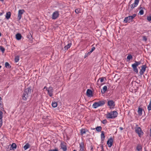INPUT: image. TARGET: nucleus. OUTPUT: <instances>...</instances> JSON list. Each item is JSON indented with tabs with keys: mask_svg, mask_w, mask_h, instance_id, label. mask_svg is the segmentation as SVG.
<instances>
[{
	"mask_svg": "<svg viewBox=\"0 0 151 151\" xmlns=\"http://www.w3.org/2000/svg\"><path fill=\"white\" fill-rule=\"evenodd\" d=\"M31 92V87H29L24 89L22 96V99L24 100H27V99L29 96Z\"/></svg>",
	"mask_w": 151,
	"mask_h": 151,
	"instance_id": "nucleus-1",
	"label": "nucleus"
},
{
	"mask_svg": "<svg viewBox=\"0 0 151 151\" xmlns=\"http://www.w3.org/2000/svg\"><path fill=\"white\" fill-rule=\"evenodd\" d=\"M118 114V113L116 111H112L106 114V117L108 119H113L116 117Z\"/></svg>",
	"mask_w": 151,
	"mask_h": 151,
	"instance_id": "nucleus-2",
	"label": "nucleus"
},
{
	"mask_svg": "<svg viewBox=\"0 0 151 151\" xmlns=\"http://www.w3.org/2000/svg\"><path fill=\"white\" fill-rule=\"evenodd\" d=\"M141 63V61H135L134 63L132 65V67L133 68V70L137 74L138 72V70L137 68V67L140 65Z\"/></svg>",
	"mask_w": 151,
	"mask_h": 151,
	"instance_id": "nucleus-3",
	"label": "nucleus"
},
{
	"mask_svg": "<svg viewBox=\"0 0 151 151\" xmlns=\"http://www.w3.org/2000/svg\"><path fill=\"white\" fill-rule=\"evenodd\" d=\"M136 14H134L130 16L127 17H125L124 18V22L125 23L127 22H130L132 21V19L136 16Z\"/></svg>",
	"mask_w": 151,
	"mask_h": 151,
	"instance_id": "nucleus-4",
	"label": "nucleus"
},
{
	"mask_svg": "<svg viewBox=\"0 0 151 151\" xmlns=\"http://www.w3.org/2000/svg\"><path fill=\"white\" fill-rule=\"evenodd\" d=\"M135 131L139 137H141L143 134V132L142 131L141 128L139 127H135Z\"/></svg>",
	"mask_w": 151,
	"mask_h": 151,
	"instance_id": "nucleus-5",
	"label": "nucleus"
},
{
	"mask_svg": "<svg viewBox=\"0 0 151 151\" xmlns=\"http://www.w3.org/2000/svg\"><path fill=\"white\" fill-rule=\"evenodd\" d=\"M108 105L109 106L110 109L114 108L115 105L114 102L112 100L108 101Z\"/></svg>",
	"mask_w": 151,
	"mask_h": 151,
	"instance_id": "nucleus-6",
	"label": "nucleus"
},
{
	"mask_svg": "<svg viewBox=\"0 0 151 151\" xmlns=\"http://www.w3.org/2000/svg\"><path fill=\"white\" fill-rule=\"evenodd\" d=\"M59 16V13L58 11H55L54 12L52 15V19H56Z\"/></svg>",
	"mask_w": 151,
	"mask_h": 151,
	"instance_id": "nucleus-7",
	"label": "nucleus"
},
{
	"mask_svg": "<svg viewBox=\"0 0 151 151\" xmlns=\"http://www.w3.org/2000/svg\"><path fill=\"white\" fill-rule=\"evenodd\" d=\"M146 68L147 66L146 65H144L141 66V69H140L139 72L141 75H142L144 74V72L146 70Z\"/></svg>",
	"mask_w": 151,
	"mask_h": 151,
	"instance_id": "nucleus-8",
	"label": "nucleus"
},
{
	"mask_svg": "<svg viewBox=\"0 0 151 151\" xmlns=\"http://www.w3.org/2000/svg\"><path fill=\"white\" fill-rule=\"evenodd\" d=\"M47 91L50 97L53 96V89L52 86H50Z\"/></svg>",
	"mask_w": 151,
	"mask_h": 151,
	"instance_id": "nucleus-9",
	"label": "nucleus"
},
{
	"mask_svg": "<svg viewBox=\"0 0 151 151\" xmlns=\"http://www.w3.org/2000/svg\"><path fill=\"white\" fill-rule=\"evenodd\" d=\"M139 0H135L134 2L131 5L130 7L131 9L132 10L135 7H136L138 5Z\"/></svg>",
	"mask_w": 151,
	"mask_h": 151,
	"instance_id": "nucleus-10",
	"label": "nucleus"
},
{
	"mask_svg": "<svg viewBox=\"0 0 151 151\" xmlns=\"http://www.w3.org/2000/svg\"><path fill=\"white\" fill-rule=\"evenodd\" d=\"M24 12V11L23 9L19 10L18 11V18L19 20H20L22 17V14Z\"/></svg>",
	"mask_w": 151,
	"mask_h": 151,
	"instance_id": "nucleus-11",
	"label": "nucleus"
},
{
	"mask_svg": "<svg viewBox=\"0 0 151 151\" xmlns=\"http://www.w3.org/2000/svg\"><path fill=\"white\" fill-rule=\"evenodd\" d=\"M113 140L111 137L108 140L107 143L109 147H111L112 144L113 143Z\"/></svg>",
	"mask_w": 151,
	"mask_h": 151,
	"instance_id": "nucleus-12",
	"label": "nucleus"
},
{
	"mask_svg": "<svg viewBox=\"0 0 151 151\" xmlns=\"http://www.w3.org/2000/svg\"><path fill=\"white\" fill-rule=\"evenodd\" d=\"M86 95L88 97H92L93 95L91 90L89 89H88L86 91Z\"/></svg>",
	"mask_w": 151,
	"mask_h": 151,
	"instance_id": "nucleus-13",
	"label": "nucleus"
},
{
	"mask_svg": "<svg viewBox=\"0 0 151 151\" xmlns=\"http://www.w3.org/2000/svg\"><path fill=\"white\" fill-rule=\"evenodd\" d=\"M33 34V32L32 31H30L29 34L27 36V37L29 40H31L32 39V35Z\"/></svg>",
	"mask_w": 151,
	"mask_h": 151,
	"instance_id": "nucleus-14",
	"label": "nucleus"
},
{
	"mask_svg": "<svg viewBox=\"0 0 151 151\" xmlns=\"http://www.w3.org/2000/svg\"><path fill=\"white\" fill-rule=\"evenodd\" d=\"M105 137L104 132L103 131H102L101 132V138L102 142L104 141Z\"/></svg>",
	"mask_w": 151,
	"mask_h": 151,
	"instance_id": "nucleus-15",
	"label": "nucleus"
},
{
	"mask_svg": "<svg viewBox=\"0 0 151 151\" xmlns=\"http://www.w3.org/2000/svg\"><path fill=\"white\" fill-rule=\"evenodd\" d=\"M100 106L98 102L94 103L93 105V107L95 109Z\"/></svg>",
	"mask_w": 151,
	"mask_h": 151,
	"instance_id": "nucleus-16",
	"label": "nucleus"
},
{
	"mask_svg": "<svg viewBox=\"0 0 151 151\" xmlns=\"http://www.w3.org/2000/svg\"><path fill=\"white\" fill-rule=\"evenodd\" d=\"M88 131V130L85 129H82L81 130L80 132L81 135H82L86 133V132Z\"/></svg>",
	"mask_w": 151,
	"mask_h": 151,
	"instance_id": "nucleus-17",
	"label": "nucleus"
},
{
	"mask_svg": "<svg viewBox=\"0 0 151 151\" xmlns=\"http://www.w3.org/2000/svg\"><path fill=\"white\" fill-rule=\"evenodd\" d=\"M16 39L18 40H20L22 38V35L20 33H17L16 35Z\"/></svg>",
	"mask_w": 151,
	"mask_h": 151,
	"instance_id": "nucleus-18",
	"label": "nucleus"
},
{
	"mask_svg": "<svg viewBox=\"0 0 151 151\" xmlns=\"http://www.w3.org/2000/svg\"><path fill=\"white\" fill-rule=\"evenodd\" d=\"M136 150L138 151H142V146L139 144L137 145L136 147Z\"/></svg>",
	"mask_w": 151,
	"mask_h": 151,
	"instance_id": "nucleus-19",
	"label": "nucleus"
},
{
	"mask_svg": "<svg viewBox=\"0 0 151 151\" xmlns=\"http://www.w3.org/2000/svg\"><path fill=\"white\" fill-rule=\"evenodd\" d=\"M107 87L106 86H104L103 88V90H101V92L102 93H104L107 90Z\"/></svg>",
	"mask_w": 151,
	"mask_h": 151,
	"instance_id": "nucleus-20",
	"label": "nucleus"
},
{
	"mask_svg": "<svg viewBox=\"0 0 151 151\" xmlns=\"http://www.w3.org/2000/svg\"><path fill=\"white\" fill-rule=\"evenodd\" d=\"M71 43H69L66 46L64 47L65 50H67L68 49L70 48L71 45Z\"/></svg>",
	"mask_w": 151,
	"mask_h": 151,
	"instance_id": "nucleus-21",
	"label": "nucleus"
},
{
	"mask_svg": "<svg viewBox=\"0 0 151 151\" xmlns=\"http://www.w3.org/2000/svg\"><path fill=\"white\" fill-rule=\"evenodd\" d=\"M11 16V13L10 12H7L6 13V18L8 19H9L10 18Z\"/></svg>",
	"mask_w": 151,
	"mask_h": 151,
	"instance_id": "nucleus-22",
	"label": "nucleus"
},
{
	"mask_svg": "<svg viewBox=\"0 0 151 151\" xmlns=\"http://www.w3.org/2000/svg\"><path fill=\"white\" fill-rule=\"evenodd\" d=\"M142 109L141 108H139L138 113L139 115L141 116L142 114Z\"/></svg>",
	"mask_w": 151,
	"mask_h": 151,
	"instance_id": "nucleus-23",
	"label": "nucleus"
},
{
	"mask_svg": "<svg viewBox=\"0 0 151 151\" xmlns=\"http://www.w3.org/2000/svg\"><path fill=\"white\" fill-rule=\"evenodd\" d=\"M30 145L29 143H27L24 146L23 148H24V150H27V149H28V148H29L30 147Z\"/></svg>",
	"mask_w": 151,
	"mask_h": 151,
	"instance_id": "nucleus-24",
	"label": "nucleus"
},
{
	"mask_svg": "<svg viewBox=\"0 0 151 151\" xmlns=\"http://www.w3.org/2000/svg\"><path fill=\"white\" fill-rule=\"evenodd\" d=\"M100 106H101L104 105L105 104V101H99L98 102Z\"/></svg>",
	"mask_w": 151,
	"mask_h": 151,
	"instance_id": "nucleus-25",
	"label": "nucleus"
},
{
	"mask_svg": "<svg viewBox=\"0 0 151 151\" xmlns=\"http://www.w3.org/2000/svg\"><path fill=\"white\" fill-rule=\"evenodd\" d=\"M11 147L12 149L13 150L15 149L17 147V145L15 143H13L12 145H11Z\"/></svg>",
	"mask_w": 151,
	"mask_h": 151,
	"instance_id": "nucleus-26",
	"label": "nucleus"
},
{
	"mask_svg": "<svg viewBox=\"0 0 151 151\" xmlns=\"http://www.w3.org/2000/svg\"><path fill=\"white\" fill-rule=\"evenodd\" d=\"M95 129L96 131L99 132L101 131L102 128L101 126H98L96 127Z\"/></svg>",
	"mask_w": 151,
	"mask_h": 151,
	"instance_id": "nucleus-27",
	"label": "nucleus"
},
{
	"mask_svg": "<svg viewBox=\"0 0 151 151\" xmlns=\"http://www.w3.org/2000/svg\"><path fill=\"white\" fill-rule=\"evenodd\" d=\"M5 66L6 68H10L11 67L10 65L7 62H6L5 63Z\"/></svg>",
	"mask_w": 151,
	"mask_h": 151,
	"instance_id": "nucleus-28",
	"label": "nucleus"
},
{
	"mask_svg": "<svg viewBox=\"0 0 151 151\" xmlns=\"http://www.w3.org/2000/svg\"><path fill=\"white\" fill-rule=\"evenodd\" d=\"M52 105L53 107L55 108L57 106L58 104L56 102H52Z\"/></svg>",
	"mask_w": 151,
	"mask_h": 151,
	"instance_id": "nucleus-29",
	"label": "nucleus"
},
{
	"mask_svg": "<svg viewBox=\"0 0 151 151\" xmlns=\"http://www.w3.org/2000/svg\"><path fill=\"white\" fill-rule=\"evenodd\" d=\"M3 112L0 110V122L2 121Z\"/></svg>",
	"mask_w": 151,
	"mask_h": 151,
	"instance_id": "nucleus-30",
	"label": "nucleus"
},
{
	"mask_svg": "<svg viewBox=\"0 0 151 151\" xmlns=\"http://www.w3.org/2000/svg\"><path fill=\"white\" fill-rule=\"evenodd\" d=\"M132 57L131 55H129L127 57V59L129 61L131 59H132Z\"/></svg>",
	"mask_w": 151,
	"mask_h": 151,
	"instance_id": "nucleus-31",
	"label": "nucleus"
},
{
	"mask_svg": "<svg viewBox=\"0 0 151 151\" xmlns=\"http://www.w3.org/2000/svg\"><path fill=\"white\" fill-rule=\"evenodd\" d=\"M62 148L64 151H66L67 150V147L65 145H63L61 146Z\"/></svg>",
	"mask_w": 151,
	"mask_h": 151,
	"instance_id": "nucleus-32",
	"label": "nucleus"
},
{
	"mask_svg": "<svg viewBox=\"0 0 151 151\" xmlns=\"http://www.w3.org/2000/svg\"><path fill=\"white\" fill-rule=\"evenodd\" d=\"M19 60V57L18 56H17L15 57V62H18Z\"/></svg>",
	"mask_w": 151,
	"mask_h": 151,
	"instance_id": "nucleus-33",
	"label": "nucleus"
},
{
	"mask_svg": "<svg viewBox=\"0 0 151 151\" xmlns=\"http://www.w3.org/2000/svg\"><path fill=\"white\" fill-rule=\"evenodd\" d=\"M0 50L2 52L4 53V52L5 49L2 46H0Z\"/></svg>",
	"mask_w": 151,
	"mask_h": 151,
	"instance_id": "nucleus-34",
	"label": "nucleus"
},
{
	"mask_svg": "<svg viewBox=\"0 0 151 151\" xmlns=\"http://www.w3.org/2000/svg\"><path fill=\"white\" fill-rule=\"evenodd\" d=\"M99 80L101 82H103L104 81V77H102L99 78L97 81V82H99Z\"/></svg>",
	"mask_w": 151,
	"mask_h": 151,
	"instance_id": "nucleus-35",
	"label": "nucleus"
},
{
	"mask_svg": "<svg viewBox=\"0 0 151 151\" xmlns=\"http://www.w3.org/2000/svg\"><path fill=\"white\" fill-rule=\"evenodd\" d=\"M80 148H84V143L83 142L80 144Z\"/></svg>",
	"mask_w": 151,
	"mask_h": 151,
	"instance_id": "nucleus-36",
	"label": "nucleus"
},
{
	"mask_svg": "<svg viewBox=\"0 0 151 151\" xmlns=\"http://www.w3.org/2000/svg\"><path fill=\"white\" fill-rule=\"evenodd\" d=\"M75 12L76 13L78 14L80 12V10L79 9H76L75 10Z\"/></svg>",
	"mask_w": 151,
	"mask_h": 151,
	"instance_id": "nucleus-37",
	"label": "nucleus"
},
{
	"mask_svg": "<svg viewBox=\"0 0 151 151\" xmlns=\"http://www.w3.org/2000/svg\"><path fill=\"white\" fill-rule=\"evenodd\" d=\"M91 53V52H88L87 53H86L84 56V58H86L87 57L88 55H89Z\"/></svg>",
	"mask_w": 151,
	"mask_h": 151,
	"instance_id": "nucleus-38",
	"label": "nucleus"
},
{
	"mask_svg": "<svg viewBox=\"0 0 151 151\" xmlns=\"http://www.w3.org/2000/svg\"><path fill=\"white\" fill-rule=\"evenodd\" d=\"M147 109L149 111L151 110V104H149L147 106Z\"/></svg>",
	"mask_w": 151,
	"mask_h": 151,
	"instance_id": "nucleus-39",
	"label": "nucleus"
},
{
	"mask_svg": "<svg viewBox=\"0 0 151 151\" xmlns=\"http://www.w3.org/2000/svg\"><path fill=\"white\" fill-rule=\"evenodd\" d=\"M139 13L140 14V15H143L144 14V11L142 9L141 10L139 11Z\"/></svg>",
	"mask_w": 151,
	"mask_h": 151,
	"instance_id": "nucleus-40",
	"label": "nucleus"
},
{
	"mask_svg": "<svg viewBox=\"0 0 151 151\" xmlns=\"http://www.w3.org/2000/svg\"><path fill=\"white\" fill-rule=\"evenodd\" d=\"M147 19L149 21H151V15L148 16L147 17Z\"/></svg>",
	"mask_w": 151,
	"mask_h": 151,
	"instance_id": "nucleus-41",
	"label": "nucleus"
},
{
	"mask_svg": "<svg viewBox=\"0 0 151 151\" xmlns=\"http://www.w3.org/2000/svg\"><path fill=\"white\" fill-rule=\"evenodd\" d=\"M48 151H58V148H56L55 149H50Z\"/></svg>",
	"mask_w": 151,
	"mask_h": 151,
	"instance_id": "nucleus-42",
	"label": "nucleus"
},
{
	"mask_svg": "<svg viewBox=\"0 0 151 151\" xmlns=\"http://www.w3.org/2000/svg\"><path fill=\"white\" fill-rule=\"evenodd\" d=\"M107 121L106 119L104 120L102 122V123L104 124H106L107 123Z\"/></svg>",
	"mask_w": 151,
	"mask_h": 151,
	"instance_id": "nucleus-43",
	"label": "nucleus"
},
{
	"mask_svg": "<svg viewBox=\"0 0 151 151\" xmlns=\"http://www.w3.org/2000/svg\"><path fill=\"white\" fill-rule=\"evenodd\" d=\"M95 49V47H93L91 48V50L90 51V52L92 53V52H93L94 50Z\"/></svg>",
	"mask_w": 151,
	"mask_h": 151,
	"instance_id": "nucleus-44",
	"label": "nucleus"
},
{
	"mask_svg": "<svg viewBox=\"0 0 151 151\" xmlns=\"http://www.w3.org/2000/svg\"><path fill=\"white\" fill-rule=\"evenodd\" d=\"M143 40L145 41H146L147 40V38L145 36H143Z\"/></svg>",
	"mask_w": 151,
	"mask_h": 151,
	"instance_id": "nucleus-45",
	"label": "nucleus"
},
{
	"mask_svg": "<svg viewBox=\"0 0 151 151\" xmlns=\"http://www.w3.org/2000/svg\"><path fill=\"white\" fill-rule=\"evenodd\" d=\"M80 151H84V148H80Z\"/></svg>",
	"mask_w": 151,
	"mask_h": 151,
	"instance_id": "nucleus-46",
	"label": "nucleus"
},
{
	"mask_svg": "<svg viewBox=\"0 0 151 151\" xmlns=\"http://www.w3.org/2000/svg\"><path fill=\"white\" fill-rule=\"evenodd\" d=\"M2 124V121L0 122V128L1 127Z\"/></svg>",
	"mask_w": 151,
	"mask_h": 151,
	"instance_id": "nucleus-47",
	"label": "nucleus"
},
{
	"mask_svg": "<svg viewBox=\"0 0 151 151\" xmlns=\"http://www.w3.org/2000/svg\"><path fill=\"white\" fill-rule=\"evenodd\" d=\"M101 151H103L104 150V148H103V146H101Z\"/></svg>",
	"mask_w": 151,
	"mask_h": 151,
	"instance_id": "nucleus-48",
	"label": "nucleus"
},
{
	"mask_svg": "<svg viewBox=\"0 0 151 151\" xmlns=\"http://www.w3.org/2000/svg\"><path fill=\"white\" fill-rule=\"evenodd\" d=\"M44 89H45L47 91L48 89V88L46 86L44 87Z\"/></svg>",
	"mask_w": 151,
	"mask_h": 151,
	"instance_id": "nucleus-49",
	"label": "nucleus"
},
{
	"mask_svg": "<svg viewBox=\"0 0 151 151\" xmlns=\"http://www.w3.org/2000/svg\"><path fill=\"white\" fill-rule=\"evenodd\" d=\"M119 129H120V130H122L123 129V128L122 127H119Z\"/></svg>",
	"mask_w": 151,
	"mask_h": 151,
	"instance_id": "nucleus-50",
	"label": "nucleus"
},
{
	"mask_svg": "<svg viewBox=\"0 0 151 151\" xmlns=\"http://www.w3.org/2000/svg\"><path fill=\"white\" fill-rule=\"evenodd\" d=\"M1 102H0V107H1Z\"/></svg>",
	"mask_w": 151,
	"mask_h": 151,
	"instance_id": "nucleus-51",
	"label": "nucleus"
},
{
	"mask_svg": "<svg viewBox=\"0 0 151 151\" xmlns=\"http://www.w3.org/2000/svg\"><path fill=\"white\" fill-rule=\"evenodd\" d=\"M1 98L0 97V102H1Z\"/></svg>",
	"mask_w": 151,
	"mask_h": 151,
	"instance_id": "nucleus-52",
	"label": "nucleus"
},
{
	"mask_svg": "<svg viewBox=\"0 0 151 151\" xmlns=\"http://www.w3.org/2000/svg\"><path fill=\"white\" fill-rule=\"evenodd\" d=\"M73 151H76V150H73Z\"/></svg>",
	"mask_w": 151,
	"mask_h": 151,
	"instance_id": "nucleus-53",
	"label": "nucleus"
},
{
	"mask_svg": "<svg viewBox=\"0 0 151 151\" xmlns=\"http://www.w3.org/2000/svg\"><path fill=\"white\" fill-rule=\"evenodd\" d=\"M1 66L0 65V69L1 68Z\"/></svg>",
	"mask_w": 151,
	"mask_h": 151,
	"instance_id": "nucleus-54",
	"label": "nucleus"
},
{
	"mask_svg": "<svg viewBox=\"0 0 151 151\" xmlns=\"http://www.w3.org/2000/svg\"><path fill=\"white\" fill-rule=\"evenodd\" d=\"M1 1H4V0H0Z\"/></svg>",
	"mask_w": 151,
	"mask_h": 151,
	"instance_id": "nucleus-55",
	"label": "nucleus"
},
{
	"mask_svg": "<svg viewBox=\"0 0 151 151\" xmlns=\"http://www.w3.org/2000/svg\"><path fill=\"white\" fill-rule=\"evenodd\" d=\"M1 14H1H1H0V15H1Z\"/></svg>",
	"mask_w": 151,
	"mask_h": 151,
	"instance_id": "nucleus-56",
	"label": "nucleus"
}]
</instances>
